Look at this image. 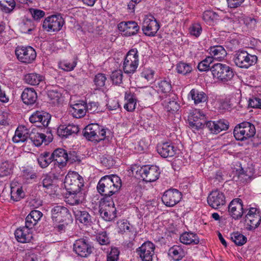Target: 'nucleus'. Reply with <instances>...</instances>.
Listing matches in <instances>:
<instances>
[{"mask_svg": "<svg viewBox=\"0 0 261 261\" xmlns=\"http://www.w3.org/2000/svg\"><path fill=\"white\" fill-rule=\"evenodd\" d=\"M42 217V213L38 210H33L25 218V225L28 227L33 228Z\"/></svg>", "mask_w": 261, "mask_h": 261, "instance_id": "33", "label": "nucleus"}, {"mask_svg": "<svg viewBox=\"0 0 261 261\" xmlns=\"http://www.w3.org/2000/svg\"><path fill=\"white\" fill-rule=\"evenodd\" d=\"M67 202L70 205L78 204L82 203L85 198V194L80 190L76 192H68Z\"/></svg>", "mask_w": 261, "mask_h": 261, "instance_id": "36", "label": "nucleus"}, {"mask_svg": "<svg viewBox=\"0 0 261 261\" xmlns=\"http://www.w3.org/2000/svg\"><path fill=\"white\" fill-rule=\"evenodd\" d=\"M139 65V55L136 48H132L127 53L123 62V69L125 73H134Z\"/></svg>", "mask_w": 261, "mask_h": 261, "instance_id": "7", "label": "nucleus"}, {"mask_svg": "<svg viewBox=\"0 0 261 261\" xmlns=\"http://www.w3.org/2000/svg\"><path fill=\"white\" fill-rule=\"evenodd\" d=\"M22 172L23 176L27 179H32L37 177L36 173L29 169L23 170Z\"/></svg>", "mask_w": 261, "mask_h": 261, "instance_id": "64", "label": "nucleus"}, {"mask_svg": "<svg viewBox=\"0 0 261 261\" xmlns=\"http://www.w3.org/2000/svg\"><path fill=\"white\" fill-rule=\"evenodd\" d=\"M15 55L21 62L30 64L36 58V53L31 46H17L15 49Z\"/></svg>", "mask_w": 261, "mask_h": 261, "instance_id": "9", "label": "nucleus"}, {"mask_svg": "<svg viewBox=\"0 0 261 261\" xmlns=\"http://www.w3.org/2000/svg\"><path fill=\"white\" fill-rule=\"evenodd\" d=\"M73 212L76 220L85 225H88L91 222V216L89 213L79 207H74Z\"/></svg>", "mask_w": 261, "mask_h": 261, "instance_id": "32", "label": "nucleus"}, {"mask_svg": "<svg viewBox=\"0 0 261 261\" xmlns=\"http://www.w3.org/2000/svg\"><path fill=\"white\" fill-rule=\"evenodd\" d=\"M176 70L178 73L186 75L192 71V67L190 64L179 62L176 65Z\"/></svg>", "mask_w": 261, "mask_h": 261, "instance_id": "43", "label": "nucleus"}, {"mask_svg": "<svg viewBox=\"0 0 261 261\" xmlns=\"http://www.w3.org/2000/svg\"><path fill=\"white\" fill-rule=\"evenodd\" d=\"M218 17L219 15L218 13L211 10L205 11L203 14V19L206 22H208L211 20H216Z\"/></svg>", "mask_w": 261, "mask_h": 261, "instance_id": "54", "label": "nucleus"}, {"mask_svg": "<svg viewBox=\"0 0 261 261\" xmlns=\"http://www.w3.org/2000/svg\"><path fill=\"white\" fill-rule=\"evenodd\" d=\"M154 249L155 245L152 242L147 241L137 249V252L142 261H152Z\"/></svg>", "mask_w": 261, "mask_h": 261, "instance_id": "15", "label": "nucleus"}, {"mask_svg": "<svg viewBox=\"0 0 261 261\" xmlns=\"http://www.w3.org/2000/svg\"><path fill=\"white\" fill-rule=\"evenodd\" d=\"M213 62V58L207 57L198 64L197 68L200 71H208L210 69L211 70L210 64Z\"/></svg>", "mask_w": 261, "mask_h": 261, "instance_id": "47", "label": "nucleus"}, {"mask_svg": "<svg viewBox=\"0 0 261 261\" xmlns=\"http://www.w3.org/2000/svg\"><path fill=\"white\" fill-rule=\"evenodd\" d=\"M119 232L121 234L125 233L128 236L130 240H134L135 237L134 231L132 230V227L127 222L121 221L119 225Z\"/></svg>", "mask_w": 261, "mask_h": 261, "instance_id": "41", "label": "nucleus"}, {"mask_svg": "<svg viewBox=\"0 0 261 261\" xmlns=\"http://www.w3.org/2000/svg\"><path fill=\"white\" fill-rule=\"evenodd\" d=\"M45 77L42 75L36 73L27 74L24 77L25 82L28 84L36 86L44 81Z\"/></svg>", "mask_w": 261, "mask_h": 261, "instance_id": "38", "label": "nucleus"}, {"mask_svg": "<svg viewBox=\"0 0 261 261\" xmlns=\"http://www.w3.org/2000/svg\"><path fill=\"white\" fill-rule=\"evenodd\" d=\"M77 64L76 59L74 58L71 62L64 61L59 63V67L65 71H70L74 69Z\"/></svg>", "mask_w": 261, "mask_h": 261, "instance_id": "45", "label": "nucleus"}, {"mask_svg": "<svg viewBox=\"0 0 261 261\" xmlns=\"http://www.w3.org/2000/svg\"><path fill=\"white\" fill-rule=\"evenodd\" d=\"M189 96L192 98L195 105L205 102L208 100L207 95L203 91L196 89L190 91Z\"/></svg>", "mask_w": 261, "mask_h": 261, "instance_id": "31", "label": "nucleus"}, {"mask_svg": "<svg viewBox=\"0 0 261 261\" xmlns=\"http://www.w3.org/2000/svg\"><path fill=\"white\" fill-rule=\"evenodd\" d=\"M34 25L32 21L30 19H27L24 23L22 29L24 31L30 33L34 29Z\"/></svg>", "mask_w": 261, "mask_h": 261, "instance_id": "62", "label": "nucleus"}, {"mask_svg": "<svg viewBox=\"0 0 261 261\" xmlns=\"http://www.w3.org/2000/svg\"><path fill=\"white\" fill-rule=\"evenodd\" d=\"M32 228L25 226L20 227L15 231V236L17 241L21 243H29L33 239V234L31 231Z\"/></svg>", "mask_w": 261, "mask_h": 261, "instance_id": "21", "label": "nucleus"}, {"mask_svg": "<svg viewBox=\"0 0 261 261\" xmlns=\"http://www.w3.org/2000/svg\"><path fill=\"white\" fill-rule=\"evenodd\" d=\"M99 213L102 218L106 221H112L117 217V210L115 206H100Z\"/></svg>", "mask_w": 261, "mask_h": 261, "instance_id": "29", "label": "nucleus"}, {"mask_svg": "<svg viewBox=\"0 0 261 261\" xmlns=\"http://www.w3.org/2000/svg\"><path fill=\"white\" fill-rule=\"evenodd\" d=\"M93 247L86 238H81L73 244V251L82 257L88 256L92 252Z\"/></svg>", "mask_w": 261, "mask_h": 261, "instance_id": "13", "label": "nucleus"}, {"mask_svg": "<svg viewBox=\"0 0 261 261\" xmlns=\"http://www.w3.org/2000/svg\"><path fill=\"white\" fill-rule=\"evenodd\" d=\"M233 60L238 67L247 69L257 62V57L245 50H239L236 51Z\"/></svg>", "mask_w": 261, "mask_h": 261, "instance_id": "6", "label": "nucleus"}, {"mask_svg": "<svg viewBox=\"0 0 261 261\" xmlns=\"http://www.w3.org/2000/svg\"><path fill=\"white\" fill-rule=\"evenodd\" d=\"M207 201L208 205L214 209L220 208L226 203L224 194L217 190L211 192L207 197Z\"/></svg>", "mask_w": 261, "mask_h": 261, "instance_id": "17", "label": "nucleus"}, {"mask_svg": "<svg viewBox=\"0 0 261 261\" xmlns=\"http://www.w3.org/2000/svg\"><path fill=\"white\" fill-rule=\"evenodd\" d=\"M190 126L193 130H197L204 127L206 122L205 115L199 110H195L189 117Z\"/></svg>", "mask_w": 261, "mask_h": 261, "instance_id": "16", "label": "nucleus"}, {"mask_svg": "<svg viewBox=\"0 0 261 261\" xmlns=\"http://www.w3.org/2000/svg\"><path fill=\"white\" fill-rule=\"evenodd\" d=\"M64 184L68 192H76L82 190L84 179L77 172H69L65 176Z\"/></svg>", "mask_w": 261, "mask_h": 261, "instance_id": "5", "label": "nucleus"}, {"mask_svg": "<svg viewBox=\"0 0 261 261\" xmlns=\"http://www.w3.org/2000/svg\"><path fill=\"white\" fill-rule=\"evenodd\" d=\"M204 126L212 133L218 134L222 130H227L228 128L229 123L225 120H220L217 121H206Z\"/></svg>", "mask_w": 261, "mask_h": 261, "instance_id": "24", "label": "nucleus"}, {"mask_svg": "<svg viewBox=\"0 0 261 261\" xmlns=\"http://www.w3.org/2000/svg\"><path fill=\"white\" fill-rule=\"evenodd\" d=\"M169 255L175 260L178 261L182 258L185 253L181 246L174 245L169 250Z\"/></svg>", "mask_w": 261, "mask_h": 261, "instance_id": "39", "label": "nucleus"}, {"mask_svg": "<svg viewBox=\"0 0 261 261\" xmlns=\"http://www.w3.org/2000/svg\"><path fill=\"white\" fill-rule=\"evenodd\" d=\"M79 131V128L77 125L73 123L68 125H61L57 129L58 135L62 138H67L73 134H76Z\"/></svg>", "mask_w": 261, "mask_h": 261, "instance_id": "27", "label": "nucleus"}, {"mask_svg": "<svg viewBox=\"0 0 261 261\" xmlns=\"http://www.w3.org/2000/svg\"><path fill=\"white\" fill-rule=\"evenodd\" d=\"M30 132L24 126H19L15 132V135L12 138L14 143L24 142L29 139Z\"/></svg>", "mask_w": 261, "mask_h": 261, "instance_id": "30", "label": "nucleus"}, {"mask_svg": "<svg viewBox=\"0 0 261 261\" xmlns=\"http://www.w3.org/2000/svg\"><path fill=\"white\" fill-rule=\"evenodd\" d=\"M14 164L11 161H6L0 164V177H5L13 173Z\"/></svg>", "mask_w": 261, "mask_h": 261, "instance_id": "40", "label": "nucleus"}, {"mask_svg": "<svg viewBox=\"0 0 261 261\" xmlns=\"http://www.w3.org/2000/svg\"><path fill=\"white\" fill-rule=\"evenodd\" d=\"M83 136L89 141L98 143L106 137V130L97 123H92L86 126L83 132Z\"/></svg>", "mask_w": 261, "mask_h": 261, "instance_id": "3", "label": "nucleus"}, {"mask_svg": "<svg viewBox=\"0 0 261 261\" xmlns=\"http://www.w3.org/2000/svg\"><path fill=\"white\" fill-rule=\"evenodd\" d=\"M182 198V194L178 190L170 189L166 190L162 196L163 203L169 207H172L177 204Z\"/></svg>", "mask_w": 261, "mask_h": 261, "instance_id": "12", "label": "nucleus"}, {"mask_svg": "<svg viewBox=\"0 0 261 261\" xmlns=\"http://www.w3.org/2000/svg\"><path fill=\"white\" fill-rule=\"evenodd\" d=\"M53 161L51 155L48 152L40 154L37 159L38 163L42 168L47 167Z\"/></svg>", "mask_w": 261, "mask_h": 261, "instance_id": "42", "label": "nucleus"}, {"mask_svg": "<svg viewBox=\"0 0 261 261\" xmlns=\"http://www.w3.org/2000/svg\"><path fill=\"white\" fill-rule=\"evenodd\" d=\"M5 2L7 5L2 4L0 6L3 7L4 10L7 13H10L14 9L15 7L16 3L14 0H5Z\"/></svg>", "mask_w": 261, "mask_h": 261, "instance_id": "56", "label": "nucleus"}, {"mask_svg": "<svg viewBox=\"0 0 261 261\" xmlns=\"http://www.w3.org/2000/svg\"><path fill=\"white\" fill-rule=\"evenodd\" d=\"M51 119V115L44 111H36L30 117L29 120L32 123H38L43 126H47Z\"/></svg>", "mask_w": 261, "mask_h": 261, "instance_id": "23", "label": "nucleus"}, {"mask_svg": "<svg viewBox=\"0 0 261 261\" xmlns=\"http://www.w3.org/2000/svg\"><path fill=\"white\" fill-rule=\"evenodd\" d=\"M21 97L22 101L25 105H33L37 99V95L33 88H26L22 91Z\"/></svg>", "mask_w": 261, "mask_h": 261, "instance_id": "28", "label": "nucleus"}, {"mask_svg": "<svg viewBox=\"0 0 261 261\" xmlns=\"http://www.w3.org/2000/svg\"><path fill=\"white\" fill-rule=\"evenodd\" d=\"M103 197L101 199L100 206H115L113 196L114 195H102Z\"/></svg>", "mask_w": 261, "mask_h": 261, "instance_id": "51", "label": "nucleus"}, {"mask_svg": "<svg viewBox=\"0 0 261 261\" xmlns=\"http://www.w3.org/2000/svg\"><path fill=\"white\" fill-rule=\"evenodd\" d=\"M69 112L73 117L76 118L84 116L86 113V103L84 101H79L71 105Z\"/></svg>", "mask_w": 261, "mask_h": 261, "instance_id": "26", "label": "nucleus"}, {"mask_svg": "<svg viewBox=\"0 0 261 261\" xmlns=\"http://www.w3.org/2000/svg\"><path fill=\"white\" fill-rule=\"evenodd\" d=\"M228 209L229 215L236 220L241 218L245 211L247 210L244 208L242 200L240 198L233 199L230 202Z\"/></svg>", "mask_w": 261, "mask_h": 261, "instance_id": "18", "label": "nucleus"}, {"mask_svg": "<svg viewBox=\"0 0 261 261\" xmlns=\"http://www.w3.org/2000/svg\"><path fill=\"white\" fill-rule=\"evenodd\" d=\"M202 32V28L199 23H194L190 28V34L196 37L200 36Z\"/></svg>", "mask_w": 261, "mask_h": 261, "instance_id": "57", "label": "nucleus"}, {"mask_svg": "<svg viewBox=\"0 0 261 261\" xmlns=\"http://www.w3.org/2000/svg\"><path fill=\"white\" fill-rule=\"evenodd\" d=\"M180 241L186 245H196L199 243V239L197 235L191 232H185L180 236Z\"/></svg>", "mask_w": 261, "mask_h": 261, "instance_id": "34", "label": "nucleus"}, {"mask_svg": "<svg viewBox=\"0 0 261 261\" xmlns=\"http://www.w3.org/2000/svg\"><path fill=\"white\" fill-rule=\"evenodd\" d=\"M71 155L72 154L69 156L66 150L60 148L55 150L51 154L53 161L55 162V165H57L60 168L65 167L67 161H70L71 163L75 162L76 159L71 158Z\"/></svg>", "mask_w": 261, "mask_h": 261, "instance_id": "10", "label": "nucleus"}, {"mask_svg": "<svg viewBox=\"0 0 261 261\" xmlns=\"http://www.w3.org/2000/svg\"><path fill=\"white\" fill-rule=\"evenodd\" d=\"M51 218L57 222H62L69 219L70 214L66 207L62 205H56L51 211Z\"/></svg>", "mask_w": 261, "mask_h": 261, "instance_id": "20", "label": "nucleus"}, {"mask_svg": "<svg viewBox=\"0 0 261 261\" xmlns=\"http://www.w3.org/2000/svg\"><path fill=\"white\" fill-rule=\"evenodd\" d=\"M158 152L163 158L171 157L175 153V147L170 142H164L157 146Z\"/></svg>", "mask_w": 261, "mask_h": 261, "instance_id": "25", "label": "nucleus"}, {"mask_svg": "<svg viewBox=\"0 0 261 261\" xmlns=\"http://www.w3.org/2000/svg\"><path fill=\"white\" fill-rule=\"evenodd\" d=\"M107 77L103 73H98L95 75L94 83L97 89H101L105 86Z\"/></svg>", "mask_w": 261, "mask_h": 261, "instance_id": "48", "label": "nucleus"}, {"mask_svg": "<svg viewBox=\"0 0 261 261\" xmlns=\"http://www.w3.org/2000/svg\"><path fill=\"white\" fill-rule=\"evenodd\" d=\"M122 76L121 70H116L112 73L111 79L113 84L119 85L122 83Z\"/></svg>", "mask_w": 261, "mask_h": 261, "instance_id": "53", "label": "nucleus"}, {"mask_svg": "<svg viewBox=\"0 0 261 261\" xmlns=\"http://www.w3.org/2000/svg\"><path fill=\"white\" fill-rule=\"evenodd\" d=\"M46 136L37 132L36 129H33L30 133L29 139L36 146H40L43 142H46Z\"/></svg>", "mask_w": 261, "mask_h": 261, "instance_id": "37", "label": "nucleus"}, {"mask_svg": "<svg viewBox=\"0 0 261 261\" xmlns=\"http://www.w3.org/2000/svg\"><path fill=\"white\" fill-rule=\"evenodd\" d=\"M125 97L127 100V102L124 106V109L128 112L133 111L136 108V99L130 94L126 95Z\"/></svg>", "mask_w": 261, "mask_h": 261, "instance_id": "49", "label": "nucleus"}, {"mask_svg": "<svg viewBox=\"0 0 261 261\" xmlns=\"http://www.w3.org/2000/svg\"><path fill=\"white\" fill-rule=\"evenodd\" d=\"M107 106L109 110H115L119 108V105L117 100L112 99L108 101Z\"/></svg>", "mask_w": 261, "mask_h": 261, "instance_id": "63", "label": "nucleus"}, {"mask_svg": "<svg viewBox=\"0 0 261 261\" xmlns=\"http://www.w3.org/2000/svg\"><path fill=\"white\" fill-rule=\"evenodd\" d=\"M160 28L159 23L154 17H145L142 23V30L143 33L150 37L154 36Z\"/></svg>", "mask_w": 261, "mask_h": 261, "instance_id": "19", "label": "nucleus"}, {"mask_svg": "<svg viewBox=\"0 0 261 261\" xmlns=\"http://www.w3.org/2000/svg\"><path fill=\"white\" fill-rule=\"evenodd\" d=\"M100 162L105 167L110 168L113 165V161L110 157L102 156L100 158Z\"/></svg>", "mask_w": 261, "mask_h": 261, "instance_id": "61", "label": "nucleus"}, {"mask_svg": "<svg viewBox=\"0 0 261 261\" xmlns=\"http://www.w3.org/2000/svg\"><path fill=\"white\" fill-rule=\"evenodd\" d=\"M118 30L124 32L127 36L136 35L139 30L140 27L137 23L134 21H122L118 25Z\"/></svg>", "mask_w": 261, "mask_h": 261, "instance_id": "22", "label": "nucleus"}, {"mask_svg": "<svg viewBox=\"0 0 261 261\" xmlns=\"http://www.w3.org/2000/svg\"><path fill=\"white\" fill-rule=\"evenodd\" d=\"M154 71L150 69H146L142 73V76L148 81L153 82L154 80Z\"/></svg>", "mask_w": 261, "mask_h": 261, "instance_id": "59", "label": "nucleus"}, {"mask_svg": "<svg viewBox=\"0 0 261 261\" xmlns=\"http://www.w3.org/2000/svg\"><path fill=\"white\" fill-rule=\"evenodd\" d=\"M256 133L255 126L249 122H243L234 128L233 136L236 140L243 141L253 137Z\"/></svg>", "mask_w": 261, "mask_h": 261, "instance_id": "4", "label": "nucleus"}, {"mask_svg": "<svg viewBox=\"0 0 261 261\" xmlns=\"http://www.w3.org/2000/svg\"><path fill=\"white\" fill-rule=\"evenodd\" d=\"M96 240L100 245H107L110 242L109 239L105 231L99 233L96 237Z\"/></svg>", "mask_w": 261, "mask_h": 261, "instance_id": "58", "label": "nucleus"}, {"mask_svg": "<svg viewBox=\"0 0 261 261\" xmlns=\"http://www.w3.org/2000/svg\"><path fill=\"white\" fill-rule=\"evenodd\" d=\"M29 12L35 20L40 19L45 15V12L43 11L37 9L30 8L29 9Z\"/></svg>", "mask_w": 261, "mask_h": 261, "instance_id": "55", "label": "nucleus"}, {"mask_svg": "<svg viewBox=\"0 0 261 261\" xmlns=\"http://www.w3.org/2000/svg\"><path fill=\"white\" fill-rule=\"evenodd\" d=\"M230 237L232 242L238 246H242L247 241V238L239 232H233Z\"/></svg>", "mask_w": 261, "mask_h": 261, "instance_id": "44", "label": "nucleus"}, {"mask_svg": "<svg viewBox=\"0 0 261 261\" xmlns=\"http://www.w3.org/2000/svg\"><path fill=\"white\" fill-rule=\"evenodd\" d=\"M53 179L50 176L45 175L42 180L39 182L38 187L40 188L42 187L45 190H48L53 187Z\"/></svg>", "mask_w": 261, "mask_h": 261, "instance_id": "52", "label": "nucleus"}, {"mask_svg": "<svg viewBox=\"0 0 261 261\" xmlns=\"http://www.w3.org/2000/svg\"><path fill=\"white\" fill-rule=\"evenodd\" d=\"M245 225L247 230H253L256 228L261 222L260 213L255 207H250L245 217Z\"/></svg>", "mask_w": 261, "mask_h": 261, "instance_id": "8", "label": "nucleus"}, {"mask_svg": "<svg viewBox=\"0 0 261 261\" xmlns=\"http://www.w3.org/2000/svg\"><path fill=\"white\" fill-rule=\"evenodd\" d=\"M167 109L168 111L175 112L178 110L179 105L175 100H170L167 102Z\"/></svg>", "mask_w": 261, "mask_h": 261, "instance_id": "60", "label": "nucleus"}, {"mask_svg": "<svg viewBox=\"0 0 261 261\" xmlns=\"http://www.w3.org/2000/svg\"><path fill=\"white\" fill-rule=\"evenodd\" d=\"M65 21L61 15H53L47 17L44 20L42 27L46 31H60Z\"/></svg>", "mask_w": 261, "mask_h": 261, "instance_id": "11", "label": "nucleus"}, {"mask_svg": "<svg viewBox=\"0 0 261 261\" xmlns=\"http://www.w3.org/2000/svg\"><path fill=\"white\" fill-rule=\"evenodd\" d=\"M158 86L161 91L164 93H168L171 90V81L168 79H165L158 83Z\"/></svg>", "mask_w": 261, "mask_h": 261, "instance_id": "50", "label": "nucleus"}, {"mask_svg": "<svg viewBox=\"0 0 261 261\" xmlns=\"http://www.w3.org/2000/svg\"><path fill=\"white\" fill-rule=\"evenodd\" d=\"M211 71L214 78L223 83L230 81L234 76L232 69L222 63L214 64L211 68Z\"/></svg>", "mask_w": 261, "mask_h": 261, "instance_id": "2", "label": "nucleus"}, {"mask_svg": "<svg viewBox=\"0 0 261 261\" xmlns=\"http://www.w3.org/2000/svg\"><path fill=\"white\" fill-rule=\"evenodd\" d=\"M209 50L210 54L212 56L211 57L213 58V60L221 61L224 59L227 55L225 49L221 45L211 47Z\"/></svg>", "mask_w": 261, "mask_h": 261, "instance_id": "35", "label": "nucleus"}, {"mask_svg": "<svg viewBox=\"0 0 261 261\" xmlns=\"http://www.w3.org/2000/svg\"><path fill=\"white\" fill-rule=\"evenodd\" d=\"M121 180L116 175H106L98 182L97 190L100 195H114L121 187Z\"/></svg>", "mask_w": 261, "mask_h": 261, "instance_id": "1", "label": "nucleus"}, {"mask_svg": "<svg viewBox=\"0 0 261 261\" xmlns=\"http://www.w3.org/2000/svg\"><path fill=\"white\" fill-rule=\"evenodd\" d=\"M139 173L144 181L153 182L159 178L160 172L157 166L147 165L140 168Z\"/></svg>", "mask_w": 261, "mask_h": 261, "instance_id": "14", "label": "nucleus"}, {"mask_svg": "<svg viewBox=\"0 0 261 261\" xmlns=\"http://www.w3.org/2000/svg\"><path fill=\"white\" fill-rule=\"evenodd\" d=\"M23 197V191L21 188L11 187V198L15 201H19Z\"/></svg>", "mask_w": 261, "mask_h": 261, "instance_id": "46", "label": "nucleus"}]
</instances>
